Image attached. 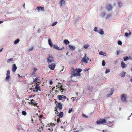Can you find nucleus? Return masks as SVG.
<instances>
[{"instance_id": "f257e3e1", "label": "nucleus", "mask_w": 132, "mask_h": 132, "mask_svg": "<svg viewBox=\"0 0 132 132\" xmlns=\"http://www.w3.org/2000/svg\"><path fill=\"white\" fill-rule=\"evenodd\" d=\"M82 70L80 69H77L75 70L74 69L73 71L71 73V77H72L78 76H80V73L81 71Z\"/></svg>"}, {"instance_id": "f03ea898", "label": "nucleus", "mask_w": 132, "mask_h": 132, "mask_svg": "<svg viewBox=\"0 0 132 132\" xmlns=\"http://www.w3.org/2000/svg\"><path fill=\"white\" fill-rule=\"evenodd\" d=\"M120 98L122 101L126 103L127 102V95L126 94H123L121 95Z\"/></svg>"}, {"instance_id": "7ed1b4c3", "label": "nucleus", "mask_w": 132, "mask_h": 132, "mask_svg": "<svg viewBox=\"0 0 132 132\" xmlns=\"http://www.w3.org/2000/svg\"><path fill=\"white\" fill-rule=\"evenodd\" d=\"M106 122V121L105 119H101L100 118H98V119L96 122L97 124L98 125L102 124Z\"/></svg>"}, {"instance_id": "20e7f679", "label": "nucleus", "mask_w": 132, "mask_h": 132, "mask_svg": "<svg viewBox=\"0 0 132 132\" xmlns=\"http://www.w3.org/2000/svg\"><path fill=\"white\" fill-rule=\"evenodd\" d=\"M57 98L59 100H62L63 101H64L65 100L66 98L68 100L65 96L63 95H58L57 96Z\"/></svg>"}, {"instance_id": "39448f33", "label": "nucleus", "mask_w": 132, "mask_h": 132, "mask_svg": "<svg viewBox=\"0 0 132 132\" xmlns=\"http://www.w3.org/2000/svg\"><path fill=\"white\" fill-rule=\"evenodd\" d=\"M53 57L52 56L50 55H49L48 57L47 58V60L48 63H51L53 60Z\"/></svg>"}, {"instance_id": "423d86ee", "label": "nucleus", "mask_w": 132, "mask_h": 132, "mask_svg": "<svg viewBox=\"0 0 132 132\" xmlns=\"http://www.w3.org/2000/svg\"><path fill=\"white\" fill-rule=\"evenodd\" d=\"M6 76V77L5 78V80L6 81H8V80L10 77V71L9 70H7V71Z\"/></svg>"}, {"instance_id": "0eeeda50", "label": "nucleus", "mask_w": 132, "mask_h": 132, "mask_svg": "<svg viewBox=\"0 0 132 132\" xmlns=\"http://www.w3.org/2000/svg\"><path fill=\"white\" fill-rule=\"evenodd\" d=\"M55 66V64L54 63H52L51 64H49L48 67L52 70H53Z\"/></svg>"}, {"instance_id": "6e6552de", "label": "nucleus", "mask_w": 132, "mask_h": 132, "mask_svg": "<svg viewBox=\"0 0 132 132\" xmlns=\"http://www.w3.org/2000/svg\"><path fill=\"white\" fill-rule=\"evenodd\" d=\"M40 87H39L38 85H36L33 90V91L34 92H37L39 90H40Z\"/></svg>"}, {"instance_id": "1a4fd4ad", "label": "nucleus", "mask_w": 132, "mask_h": 132, "mask_svg": "<svg viewBox=\"0 0 132 132\" xmlns=\"http://www.w3.org/2000/svg\"><path fill=\"white\" fill-rule=\"evenodd\" d=\"M86 54H85V56L83 58H82V60L84 61L87 63L88 60H89V59L88 57H87L86 58Z\"/></svg>"}, {"instance_id": "9d476101", "label": "nucleus", "mask_w": 132, "mask_h": 132, "mask_svg": "<svg viewBox=\"0 0 132 132\" xmlns=\"http://www.w3.org/2000/svg\"><path fill=\"white\" fill-rule=\"evenodd\" d=\"M106 8L108 11H110L112 9V7L111 4H108L106 5Z\"/></svg>"}, {"instance_id": "9b49d317", "label": "nucleus", "mask_w": 132, "mask_h": 132, "mask_svg": "<svg viewBox=\"0 0 132 132\" xmlns=\"http://www.w3.org/2000/svg\"><path fill=\"white\" fill-rule=\"evenodd\" d=\"M17 68V67L16 66L15 64H14L12 67V71L13 72H15L16 71Z\"/></svg>"}, {"instance_id": "f8f14e48", "label": "nucleus", "mask_w": 132, "mask_h": 132, "mask_svg": "<svg viewBox=\"0 0 132 132\" xmlns=\"http://www.w3.org/2000/svg\"><path fill=\"white\" fill-rule=\"evenodd\" d=\"M62 104L61 103H59L56 105L57 107L59 108V110H61L62 109Z\"/></svg>"}, {"instance_id": "ddd939ff", "label": "nucleus", "mask_w": 132, "mask_h": 132, "mask_svg": "<svg viewBox=\"0 0 132 132\" xmlns=\"http://www.w3.org/2000/svg\"><path fill=\"white\" fill-rule=\"evenodd\" d=\"M121 67L122 68H124L127 67V65L124 63L123 61L121 62Z\"/></svg>"}, {"instance_id": "4468645a", "label": "nucleus", "mask_w": 132, "mask_h": 132, "mask_svg": "<svg viewBox=\"0 0 132 132\" xmlns=\"http://www.w3.org/2000/svg\"><path fill=\"white\" fill-rule=\"evenodd\" d=\"M36 10L38 11H39L40 10L42 11H44V7L42 6H37L36 8Z\"/></svg>"}, {"instance_id": "2eb2a0df", "label": "nucleus", "mask_w": 132, "mask_h": 132, "mask_svg": "<svg viewBox=\"0 0 132 132\" xmlns=\"http://www.w3.org/2000/svg\"><path fill=\"white\" fill-rule=\"evenodd\" d=\"M68 47L71 50H74L76 49V47L75 46L69 45H68Z\"/></svg>"}, {"instance_id": "dca6fc26", "label": "nucleus", "mask_w": 132, "mask_h": 132, "mask_svg": "<svg viewBox=\"0 0 132 132\" xmlns=\"http://www.w3.org/2000/svg\"><path fill=\"white\" fill-rule=\"evenodd\" d=\"M53 46V47L54 48L56 49L57 50H62L64 48V47H63L61 48L60 49L59 47L57 46L56 45H54Z\"/></svg>"}, {"instance_id": "f3484780", "label": "nucleus", "mask_w": 132, "mask_h": 132, "mask_svg": "<svg viewBox=\"0 0 132 132\" xmlns=\"http://www.w3.org/2000/svg\"><path fill=\"white\" fill-rule=\"evenodd\" d=\"M98 32L101 35H103L104 34V31L102 29H100L99 31Z\"/></svg>"}, {"instance_id": "a211bd4d", "label": "nucleus", "mask_w": 132, "mask_h": 132, "mask_svg": "<svg viewBox=\"0 0 132 132\" xmlns=\"http://www.w3.org/2000/svg\"><path fill=\"white\" fill-rule=\"evenodd\" d=\"M63 115V112H61L59 113L58 116L60 118H61L62 117Z\"/></svg>"}, {"instance_id": "6ab92c4d", "label": "nucleus", "mask_w": 132, "mask_h": 132, "mask_svg": "<svg viewBox=\"0 0 132 132\" xmlns=\"http://www.w3.org/2000/svg\"><path fill=\"white\" fill-rule=\"evenodd\" d=\"M48 43L49 45L51 47H52L53 46V44L51 42V40L50 39H48Z\"/></svg>"}, {"instance_id": "aec40b11", "label": "nucleus", "mask_w": 132, "mask_h": 132, "mask_svg": "<svg viewBox=\"0 0 132 132\" xmlns=\"http://www.w3.org/2000/svg\"><path fill=\"white\" fill-rule=\"evenodd\" d=\"M65 2L64 0H61L60 2V4L61 6H62L64 4Z\"/></svg>"}, {"instance_id": "412c9836", "label": "nucleus", "mask_w": 132, "mask_h": 132, "mask_svg": "<svg viewBox=\"0 0 132 132\" xmlns=\"http://www.w3.org/2000/svg\"><path fill=\"white\" fill-rule=\"evenodd\" d=\"M64 42L66 45H67L69 43V42L67 39H65L64 40Z\"/></svg>"}, {"instance_id": "4be33fe9", "label": "nucleus", "mask_w": 132, "mask_h": 132, "mask_svg": "<svg viewBox=\"0 0 132 132\" xmlns=\"http://www.w3.org/2000/svg\"><path fill=\"white\" fill-rule=\"evenodd\" d=\"M29 104H31L32 105H33L34 104V103H35V102L34 101V100L33 99L31 100V102H29Z\"/></svg>"}, {"instance_id": "5701e85b", "label": "nucleus", "mask_w": 132, "mask_h": 132, "mask_svg": "<svg viewBox=\"0 0 132 132\" xmlns=\"http://www.w3.org/2000/svg\"><path fill=\"white\" fill-rule=\"evenodd\" d=\"M123 60L124 61H127V60H128V59H129L128 57V56H127L123 57Z\"/></svg>"}, {"instance_id": "b1692460", "label": "nucleus", "mask_w": 132, "mask_h": 132, "mask_svg": "<svg viewBox=\"0 0 132 132\" xmlns=\"http://www.w3.org/2000/svg\"><path fill=\"white\" fill-rule=\"evenodd\" d=\"M90 46V45H89L86 44L84 45L83 47L85 48L86 49H87Z\"/></svg>"}, {"instance_id": "393cba45", "label": "nucleus", "mask_w": 132, "mask_h": 132, "mask_svg": "<svg viewBox=\"0 0 132 132\" xmlns=\"http://www.w3.org/2000/svg\"><path fill=\"white\" fill-rule=\"evenodd\" d=\"M14 59L13 58H11L8 59L7 60V62L8 63H10L11 62H12L13 61Z\"/></svg>"}, {"instance_id": "a878e982", "label": "nucleus", "mask_w": 132, "mask_h": 132, "mask_svg": "<svg viewBox=\"0 0 132 132\" xmlns=\"http://www.w3.org/2000/svg\"><path fill=\"white\" fill-rule=\"evenodd\" d=\"M20 41V40L19 39H17L14 42V43L15 44H16L18 43Z\"/></svg>"}, {"instance_id": "bb28decb", "label": "nucleus", "mask_w": 132, "mask_h": 132, "mask_svg": "<svg viewBox=\"0 0 132 132\" xmlns=\"http://www.w3.org/2000/svg\"><path fill=\"white\" fill-rule=\"evenodd\" d=\"M106 13L104 12H103L101 14V16L102 18L105 15Z\"/></svg>"}, {"instance_id": "cd10ccee", "label": "nucleus", "mask_w": 132, "mask_h": 132, "mask_svg": "<svg viewBox=\"0 0 132 132\" xmlns=\"http://www.w3.org/2000/svg\"><path fill=\"white\" fill-rule=\"evenodd\" d=\"M125 72H122L121 73L120 76L121 77H124L125 76Z\"/></svg>"}, {"instance_id": "c85d7f7f", "label": "nucleus", "mask_w": 132, "mask_h": 132, "mask_svg": "<svg viewBox=\"0 0 132 132\" xmlns=\"http://www.w3.org/2000/svg\"><path fill=\"white\" fill-rule=\"evenodd\" d=\"M111 16V14H109L106 17V19H109Z\"/></svg>"}, {"instance_id": "c756f323", "label": "nucleus", "mask_w": 132, "mask_h": 132, "mask_svg": "<svg viewBox=\"0 0 132 132\" xmlns=\"http://www.w3.org/2000/svg\"><path fill=\"white\" fill-rule=\"evenodd\" d=\"M114 88H112L111 89V90L110 93L111 95H112L113 94L114 91Z\"/></svg>"}, {"instance_id": "7c9ffc66", "label": "nucleus", "mask_w": 132, "mask_h": 132, "mask_svg": "<svg viewBox=\"0 0 132 132\" xmlns=\"http://www.w3.org/2000/svg\"><path fill=\"white\" fill-rule=\"evenodd\" d=\"M34 47L32 46L31 48H29L28 50V52L31 51L33 50L34 49Z\"/></svg>"}, {"instance_id": "2f4dec72", "label": "nucleus", "mask_w": 132, "mask_h": 132, "mask_svg": "<svg viewBox=\"0 0 132 132\" xmlns=\"http://www.w3.org/2000/svg\"><path fill=\"white\" fill-rule=\"evenodd\" d=\"M110 71V69H106V71H105V73L106 74L109 72Z\"/></svg>"}, {"instance_id": "473e14b6", "label": "nucleus", "mask_w": 132, "mask_h": 132, "mask_svg": "<svg viewBox=\"0 0 132 132\" xmlns=\"http://www.w3.org/2000/svg\"><path fill=\"white\" fill-rule=\"evenodd\" d=\"M105 61L104 60H103L102 61V65L104 66L105 65Z\"/></svg>"}, {"instance_id": "72a5a7b5", "label": "nucleus", "mask_w": 132, "mask_h": 132, "mask_svg": "<svg viewBox=\"0 0 132 132\" xmlns=\"http://www.w3.org/2000/svg\"><path fill=\"white\" fill-rule=\"evenodd\" d=\"M22 115H23L24 116H25L27 114V113L25 111H23L22 112Z\"/></svg>"}, {"instance_id": "f704fd0d", "label": "nucleus", "mask_w": 132, "mask_h": 132, "mask_svg": "<svg viewBox=\"0 0 132 132\" xmlns=\"http://www.w3.org/2000/svg\"><path fill=\"white\" fill-rule=\"evenodd\" d=\"M57 23V21H55V22L53 23L52 24V25H51L52 26H54Z\"/></svg>"}, {"instance_id": "c9c22d12", "label": "nucleus", "mask_w": 132, "mask_h": 132, "mask_svg": "<svg viewBox=\"0 0 132 132\" xmlns=\"http://www.w3.org/2000/svg\"><path fill=\"white\" fill-rule=\"evenodd\" d=\"M118 44L119 45H121L122 44V42L120 40H118Z\"/></svg>"}, {"instance_id": "e433bc0d", "label": "nucleus", "mask_w": 132, "mask_h": 132, "mask_svg": "<svg viewBox=\"0 0 132 132\" xmlns=\"http://www.w3.org/2000/svg\"><path fill=\"white\" fill-rule=\"evenodd\" d=\"M118 5L119 7H120L122 6V4L120 2H118Z\"/></svg>"}, {"instance_id": "4c0bfd02", "label": "nucleus", "mask_w": 132, "mask_h": 132, "mask_svg": "<svg viewBox=\"0 0 132 132\" xmlns=\"http://www.w3.org/2000/svg\"><path fill=\"white\" fill-rule=\"evenodd\" d=\"M38 79L37 78H36L35 79H34L33 80V82H37V80Z\"/></svg>"}, {"instance_id": "58836bf2", "label": "nucleus", "mask_w": 132, "mask_h": 132, "mask_svg": "<svg viewBox=\"0 0 132 132\" xmlns=\"http://www.w3.org/2000/svg\"><path fill=\"white\" fill-rule=\"evenodd\" d=\"M104 53V52H102V51H101L100 52H99V54L100 55H103V54Z\"/></svg>"}, {"instance_id": "ea45409f", "label": "nucleus", "mask_w": 132, "mask_h": 132, "mask_svg": "<svg viewBox=\"0 0 132 132\" xmlns=\"http://www.w3.org/2000/svg\"><path fill=\"white\" fill-rule=\"evenodd\" d=\"M72 108H71V109H70L69 110V111H68V113H71L72 111Z\"/></svg>"}, {"instance_id": "a19ab883", "label": "nucleus", "mask_w": 132, "mask_h": 132, "mask_svg": "<svg viewBox=\"0 0 132 132\" xmlns=\"http://www.w3.org/2000/svg\"><path fill=\"white\" fill-rule=\"evenodd\" d=\"M82 116L83 117L85 118H88V117H87L85 114H82Z\"/></svg>"}, {"instance_id": "79ce46f5", "label": "nucleus", "mask_w": 132, "mask_h": 132, "mask_svg": "<svg viewBox=\"0 0 132 132\" xmlns=\"http://www.w3.org/2000/svg\"><path fill=\"white\" fill-rule=\"evenodd\" d=\"M94 31L95 32H97V27H95L94 28Z\"/></svg>"}, {"instance_id": "37998d69", "label": "nucleus", "mask_w": 132, "mask_h": 132, "mask_svg": "<svg viewBox=\"0 0 132 132\" xmlns=\"http://www.w3.org/2000/svg\"><path fill=\"white\" fill-rule=\"evenodd\" d=\"M125 35L127 37H128L129 36V34L127 32L125 33Z\"/></svg>"}, {"instance_id": "c03bdc74", "label": "nucleus", "mask_w": 132, "mask_h": 132, "mask_svg": "<svg viewBox=\"0 0 132 132\" xmlns=\"http://www.w3.org/2000/svg\"><path fill=\"white\" fill-rule=\"evenodd\" d=\"M119 61V60L118 59H117L116 60H115L114 61V63L115 64H116Z\"/></svg>"}, {"instance_id": "a18cd8bd", "label": "nucleus", "mask_w": 132, "mask_h": 132, "mask_svg": "<svg viewBox=\"0 0 132 132\" xmlns=\"http://www.w3.org/2000/svg\"><path fill=\"white\" fill-rule=\"evenodd\" d=\"M120 53V51L119 50L118 51H117V55H118Z\"/></svg>"}, {"instance_id": "49530a36", "label": "nucleus", "mask_w": 132, "mask_h": 132, "mask_svg": "<svg viewBox=\"0 0 132 132\" xmlns=\"http://www.w3.org/2000/svg\"><path fill=\"white\" fill-rule=\"evenodd\" d=\"M49 84L50 85H51L53 84V81L52 80H50L49 82Z\"/></svg>"}, {"instance_id": "de8ad7c7", "label": "nucleus", "mask_w": 132, "mask_h": 132, "mask_svg": "<svg viewBox=\"0 0 132 132\" xmlns=\"http://www.w3.org/2000/svg\"><path fill=\"white\" fill-rule=\"evenodd\" d=\"M37 69L36 68H34V72H35L37 70Z\"/></svg>"}, {"instance_id": "09e8293b", "label": "nucleus", "mask_w": 132, "mask_h": 132, "mask_svg": "<svg viewBox=\"0 0 132 132\" xmlns=\"http://www.w3.org/2000/svg\"><path fill=\"white\" fill-rule=\"evenodd\" d=\"M111 95V94H107V97H110L111 95Z\"/></svg>"}, {"instance_id": "8fccbe9b", "label": "nucleus", "mask_w": 132, "mask_h": 132, "mask_svg": "<svg viewBox=\"0 0 132 132\" xmlns=\"http://www.w3.org/2000/svg\"><path fill=\"white\" fill-rule=\"evenodd\" d=\"M48 126L49 127H50V126H51V127H52V125L51 126V125L50 124H47L46 126Z\"/></svg>"}, {"instance_id": "3c124183", "label": "nucleus", "mask_w": 132, "mask_h": 132, "mask_svg": "<svg viewBox=\"0 0 132 132\" xmlns=\"http://www.w3.org/2000/svg\"><path fill=\"white\" fill-rule=\"evenodd\" d=\"M89 69H90V68H88V69H85L84 70V71H87L88 70H89Z\"/></svg>"}, {"instance_id": "603ef678", "label": "nucleus", "mask_w": 132, "mask_h": 132, "mask_svg": "<svg viewBox=\"0 0 132 132\" xmlns=\"http://www.w3.org/2000/svg\"><path fill=\"white\" fill-rule=\"evenodd\" d=\"M43 117V116L42 115H40L39 116V118H42Z\"/></svg>"}, {"instance_id": "864d4df0", "label": "nucleus", "mask_w": 132, "mask_h": 132, "mask_svg": "<svg viewBox=\"0 0 132 132\" xmlns=\"http://www.w3.org/2000/svg\"><path fill=\"white\" fill-rule=\"evenodd\" d=\"M35 75V72H34L31 74L32 76H34Z\"/></svg>"}, {"instance_id": "5fc2aeb1", "label": "nucleus", "mask_w": 132, "mask_h": 132, "mask_svg": "<svg viewBox=\"0 0 132 132\" xmlns=\"http://www.w3.org/2000/svg\"><path fill=\"white\" fill-rule=\"evenodd\" d=\"M60 119H57V123H59V122L60 121Z\"/></svg>"}, {"instance_id": "6e6d98bb", "label": "nucleus", "mask_w": 132, "mask_h": 132, "mask_svg": "<svg viewBox=\"0 0 132 132\" xmlns=\"http://www.w3.org/2000/svg\"><path fill=\"white\" fill-rule=\"evenodd\" d=\"M102 132H109V131H107V130H103V131H102Z\"/></svg>"}, {"instance_id": "4d7b16f0", "label": "nucleus", "mask_w": 132, "mask_h": 132, "mask_svg": "<svg viewBox=\"0 0 132 132\" xmlns=\"http://www.w3.org/2000/svg\"><path fill=\"white\" fill-rule=\"evenodd\" d=\"M37 103H36V102H35V103H34V104L33 105L35 106H36V105H37Z\"/></svg>"}, {"instance_id": "13d9d810", "label": "nucleus", "mask_w": 132, "mask_h": 132, "mask_svg": "<svg viewBox=\"0 0 132 132\" xmlns=\"http://www.w3.org/2000/svg\"><path fill=\"white\" fill-rule=\"evenodd\" d=\"M71 98H73V101H74V100H75V99H76V98H75V97H72Z\"/></svg>"}, {"instance_id": "bf43d9fd", "label": "nucleus", "mask_w": 132, "mask_h": 132, "mask_svg": "<svg viewBox=\"0 0 132 132\" xmlns=\"http://www.w3.org/2000/svg\"><path fill=\"white\" fill-rule=\"evenodd\" d=\"M129 35H130L131 34V32L130 31H129Z\"/></svg>"}, {"instance_id": "052dcab7", "label": "nucleus", "mask_w": 132, "mask_h": 132, "mask_svg": "<svg viewBox=\"0 0 132 132\" xmlns=\"http://www.w3.org/2000/svg\"><path fill=\"white\" fill-rule=\"evenodd\" d=\"M3 48L1 49L0 50V52H2V51L3 49Z\"/></svg>"}, {"instance_id": "680f3d73", "label": "nucleus", "mask_w": 132, "mask_h": 132, "mask_svg": "<svg viewBox=\"0 0 132 132\" xmlns=\"http://www.w3.org/2000/svg\"><path fill=\"white\" fill-rule=\"evenodd\" d=\"M130 81L132 82V77L130 78Z\"/></svg>"}, {"instance_id": "e2e57ef3", "label": "nucleus", "mask_w": 132, "mask_h": 132, "mask_svg": "<svg viewBox=\"0 0 132 132\" xmlns=\"http://www.w3.org/2000/svg\"><path fill=\"white\" fill-rule=\"evenodd\" d=\"M3 22V21H0V24L2 23Z\"/></svg>"}, {"instance_id": "0e129e2a", "label": "nucleus", "mask_w": 132, "mask_h": 132, "mask_svg": "<svg viewBox=\"0 0 132 132\" xmlns=\"http://www.w3.org/2000/svg\"><path fill=\"white\" fill-rule=\"evenodd\" d=\"M69 53V52H67L66 53V55H68V54Z\"/></svg>"}, {"instance_id": "69168bd1", "label": "nucleus", "mask_w": 132, "mask_h": 132, "mask_svg": "<svg viewBox=\"0 0 132 132\" xmlns=\"http://www.w3.org/2000/svg\"><path fill=\"white\" fill-rule=\"evenodd\" d=\"M60 88H61L60 90L61 91V90H62V89L61 88H62V86H60Z\"/></svg>"}, {"instance_id": "338daca9", "label": "nucleus", "mask_w": 132, "mask_h": 132, "mask_svg": "<svg viewBox=\"0 0 132 132\" xmlns=\"http://www.w3.org/2000/svg\"><path fill=\"white\" fill-rule=\"evenodd\" d=\"M18 77H21V76L19 74H18Z\"/></svg>"}, {"instance_id": "774afa93", "label": "nucleus", "mask_w": 132, "mask_h": 132, "mask_svg": "<svg viewBox=\"0 0 132 132\" xmlns=\"http://www.w3.org/2000/svg\"><path fill=\"white\" fill-rule=\"evenodd\" d=\"M74 132H79V131H74Z\"/></svg>"}]
</instances>
